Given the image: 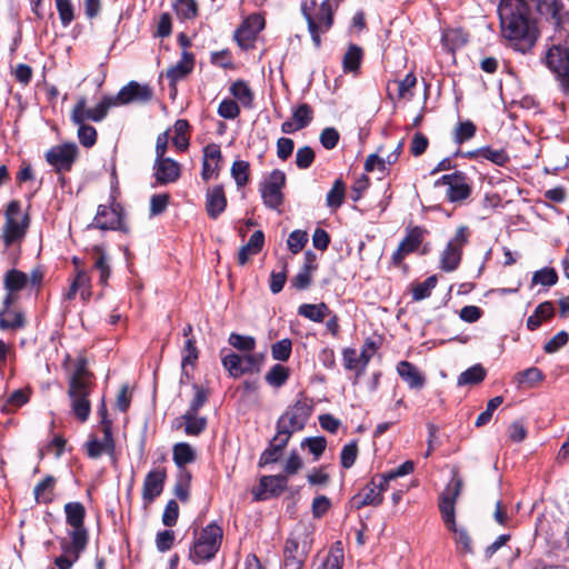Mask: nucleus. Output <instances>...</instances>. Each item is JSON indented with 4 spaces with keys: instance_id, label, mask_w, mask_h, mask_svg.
Listing matches in <instances>:
<instances>
[{
    "instance_id": "f257e3e1",
    "label": "nucleus",
    "mask_w": 569,
    "mask_h": 569,
    "mask_svg": "<svg viewBox=\"0 0 569 569\" xmlns=\"http://www.w3.org/2000/svg\"><path fill=\"white\" fill-rule=\"evenodd\" d=\"M498 14L501 33L511 47L522 53L529 51L538 37L529 3L525 0H500Z\"/></svg>"
},
{
    "instance_id": "f03ea898",
    "label": "nucleus",
    "mask_w": 569,
    "mask_h": 569,
    "mask_svg": "<svg viewBox=\"0 0 569 569\" xmlns=\"http://www.w3.org/2000/svg\"><path fill=\"white\" fill-rule=\"evenodd\" d=\"M463 482L461 478L453 476L439 497V510L446 528L455 535L458 550L472 553V539L468 530L456 523V500L461 493Z\"/></svg>"
},
{
    "instance_id": "7ed1b4c3",
    "label": "nucleus",
    "mask_w": 569,
    "mask_h": 569,
    "mask_svg": "<svg viewBox=\"0 0 569 569\" xmlns=\"http://www.w3.org/2000/svg\"><path fill=\"white\" fill-rule=\"evenodd\" d=\"M223 531L216 522L207 525L194 539L189 558L194 563L210 561L214 558L222 542Z\"/></svg>"
},
{
    "instance_id": "20e7f679",
    "label": "nucleus",
    "mask_w": 569,
    "mask_h": 569,
    "mask_svg": "<svg viewBox=\"0 0 569 569\" xmlns=\"http://www.w3.org/2000/svg\"><path fill=\"white\" fill-rule=\"evenodd\" d=\"M312 413V405L307 399H299L277 420V433L290 440L295 432L301 431Z\"/></svg>"
},
{
    "instance_id": "39448f33",
    "label": "nucleus",
    "mask_w": 569,
    "mask_h": 569,
    "mask_svg": "<svg viewBox=\"0 0 569 569\" xmlns=\"http://www.w3.org/2000/svg\"><path fill=\"white\" fill-rule=\"evenodd\" d=\"M312 6L315 8V12H310L307 2L301 4V10L305 19L307 20L311 39L316 48H320V34L327 32L331 28L333 22V12L329 1H323L318 7L316 2H312Z\"/></svg>"
},
{
    "instance_id": "423d86ee",
    "label": "nucleus",
    "mask_w": 569,
    "mask_h": 569,
    "mask_svg": "<svg viewBox=\"0 0 569 569\" xmlns=\"http://www.w3.org/2000/svg\"><path fill=\"white\" fill-rule=\"evenodd\" d=\"M311 546L312 532L306 525H297L286 539L283 560L306 563Z\"/></svg>"
},
{
    "instance_id": "0eeeda50",
    "label": "nucleus",
    "mask_w": 569,
    "mask_h": 569,
    "mask_svg": "<svg viewBox=\"0 0 569 569\" xmlns=\"http://www.w3.org/2000/svg\"><path fill=\"white\" fill-rule=\"evenodd\" d=\"M29 227V217L21 210L19 201H11L6 210V223L2 229V238L6 247L20 241Z\"/></svg>"
},
{
    "instance_id": "6e6552de",
    "label": "nucleus",
    "mask_w": 569,
    "mask_h": 569,
    "mask_svg": "<svg viewBox=\"0 0 569 569\" xmlns=\"http://www.w3.org/2000/svg\"><path fill=\"white\" fill-rule=\"evenodd\" d=\"M470 231L467 226H460L455 236L449 240L440 254L439 268L446 272L455 271L461 261L462 249L469 242Z\"/></svg>"
},
{
    "instance_id": "1a4fd4ad",
    "label": "nucleus",
    "mask_w": 569,
    "mask_h": 569,
    "mask_svg": "<svg viewBox=\"0 0 569 569\" xmlns=\"http://www.w3.org/2000/svg\"><path fill=\"white\" fill-rule=\"evenodd\" d=\"M546 66L556 76L561 89L569 92V48L552 46L543 57Z\"/></svg>"
},
{
    "instance_id": "9d476101",
    "label": "nucleus",
    "mask_w": 569,
    "mask_h": 569,
    "mask_svg": "<svg viewBox=\"0 0 569 569\" xmlns=\"http://www.w3.org/2000/svg\"><path fill=\"white\" fill-rule=\"evenodd\" d=\"M286 186V173L279 169L271 171L260 184L263 204L272 210L280 211L283 203L282 189Z\"/></svg>"
},
{
    "instance_id": "9b49d317",
    "label": "nucleus",
    "mask_w": 569,
    "mask_h": 569,
    "mask_svg": "<svg viewBox=\"0 0 569 569\" xmlns=\"http://www.w3.org/2000/svg\"><path fill=\"white\" fill-rule=\"evenodd\" d=\"M79 154L74 142H64L51 147L44 154L46 161L58 174L69 172Z\"/></svg>"
},
{
    "instance_id": "f8f14e48",
    "label": "nucleus",
    "mask_w": 569,
    "mask_h": 569,
    "mask_svg": "<svg viewBox=\"0 0 569 569\" xmlns=\"http://www.w3.org/2000/svg\"><path fill=\"white\" fill-rule=\"evenodd\" d=\"M435 184L437 187H448L446 197L450 202L462 201L471 194V186L469 184L468 177L461 171L443 174Z\"/></svg>"
},
{
    "instance_id": "ddd939ff",
    "label": "nucleus",
    "mask_w": 569,
    "mask_h": 569,
    "mask_svg": "<svg viewBox=\"0 0 569 569\" xmlns=\"http://www.w3.org/2000/svg\"><path fill=\"white\" fill-rule=\"evenodd\" d=\"M18 300V291H7L0 310V329L19 330L24 328L26 318L22 311L12 310L11 307Z\"/></svg>"
},
{
    "instance_id": "4468645a",
    "label": "nucleus",
    "mask_w": 569,
    "mask_h": 569,
    "mask_svg": "<svg viewBox=\"0 0 569 569\" xmlns=\"http://www.w3.org/2000/svg\"><path fill=\"white\" fill-rule=\"evenodd\" d=\"M93 386H69L68 396L70 398L71 411L80 422H86L91 412L89 397Z\"/></svg>"
},
{
    "instance_id": "2eb2a0df",
    "label": "nucleus",
    "mask_w": 569,
    "mask_h": 569,
    "mask_svg": "<svg viewBox=\"0 0 569 569\" xmlns=\"http://www.w3.org/2000/svg\"><path fill=\"white\" fill-rule=\"evenodd\" d=\"M153 97V90L149 84L130 81L123 86L113 97L117 106L129 103H146Z\"/></svg>"
},
{
    "instance_id": "dca6fc26",
    "label": "nucleus",
    "mask_w": 569,
    "mask_h": 569,
    "mask_svg": "<svg viewBox=\"0 0 569 569\" xmlns=\"http://www.w3.org/2000/svg\"><path fill=\"white\" fill-rule=\"evenodd\" d=\"M223 368L232 378H239L244 373L259 370V361L256 356L248 353L243 357L230 352L221 359Z\"/></svg>"
},
{
    "instance_id": "f3484780",
    "label": "nucleus",
    "mask_w": 569,
    "mask_h": 569,
    "mask_svg": "<svg viewBox=\"0 0 569 569\" xmlns=\"http://www.w3.org/2000/svg\"><path fill=\"white\" fill-rule=\"evenodd\" d=\"M427 233V229L419 226L407 229L405 238L391 257L392 263L399 266L406 256L416 251Z\"/></svg>"
},
{
    "instance_id": "a211bd4d",
    "label": "nucleus",
    "mask_w": 569,
    "mask_h": 569,
    "mask_svg": "<svg viewBox=\"0 0 569 569\" xmlns=\"http://www.w3.org/2000/svg\"><path fill=\"white\" fill-rule=\"evenodd\" d=\"M288 478L284 475L262 476L259 481V491L254 493L257 500H264L269 496L278 497L286 489Z\"/></svg>"
},
{
    "instance_id": "6ab92c4d",
    "label": "nucleus",
    "mask_w": 569,
    "mask_h": 569,
    "mask_svg": "<svg viewBox=\"0 0 569 569\" xmlns=\"http://www.w3.org/2000/svg\"><path fill=\"white\" fill-rule=\"evenodd\" d=\"M154 177L158 184H168L180 178V164L171 158L156 159Z\"/></svg>"
},
{
    "instance_id": "aec40b11",
    "label": "nucleus",
    "mask_w": 569,
    "mask_h": 569,
    "mask_svg": "<svg viewBox=\"0 0 569 569\" xmlns=\"http://www.w3.org/2000/svg\"><path fill=\"white\" fill-rule=\"evenodd\" d=\"M166 477V470L160 468L153 469L147 473L142 487V499L146 502L150 503L160 496L163 490Z\"/></svg>"
},
{
    "instance_id": "412c9836",
    "label": "nucleus",
    "mask_w": 569,
    "mask_h": 569,
    "mask_svg": "<svg viewBox=\"0 0 569 569\" xmlns=\"http://www.w3.org/2000/svg\"><path fill=\"white\" fill-rule=\"evenodd\" d=\"M92 224L101 230L122 229L121 213L117 208L100 204Z\"/></svg>"
},
{
    "instance_id": "4be33fe9",
    "label": "nucleus",
    "mask_w": 569,
    "mask_h": 569,
    "mask_svg": "<svg viewBox=\"0 0 569 569\" xmlns=\"http://www.w3.org/2000/svg\"><path fill=\"white\" fill-rule=\"evenodd\" d=\"M383 501L381 492L377 491L375 482H368L361 491L352 496L349 501L351 508L359 510L366 506H380Z\"/></svg>"
},
{
    "instance_id": "5701e85b",
    "label": "nucleus",
    "mask_w": 569,
    "mask_h": 569,
    "mask_svg": "<svg viewBox=\"0 0 569 569\" xmlns=\"http://www.w3.org/2000/svg\"><path fill=\"white\" fill-rule=\"evenodd\" d=\"M194 68V56L191 52L183 50L180 60L169 67L166 71V77L170 81V86L174 87L176 83L186 78Z\"/></svg>"
},
{
    "instance_id": "b1692460",
    "label": "nucleus",
    "mask_w": 569,
    "mask_h": 569,
    "mask_svg": "<svg viewBox=\"0 0 569 569\" xmlns=\"http://www.w3.org/2000/svg\"><path fill=\"white\" fill-rule=\"evenodd\" d=\"M227 207L223 187L218 184L208 189L206 194V210L211 219H217Z\"/></svg>"
},
{
    "instance_id": "393cba45",
    "label": "nucleus",
    "mask_w": 569,
    "mask_h": 569,
    "mask_svg": "<svg viewBox=\"0 0 569 569\" xmlns=\"http://www.w3.org/2000/svg\"><path fill=\"white\" fill-rule=\"evenodd\" d=\"M70 539L61 538L59 541L61 556L80 558L81 552L88 545V537L80 531H69Z\"/></svg>"
},
{
    "instance_id": "a878e982",
    "label": "nucleus",
    "mask_w": 569,
    "mask_h": 569,
    "mask_svg": "<svg viewBox=\"0 0 569 569\" xmlns=\"http://www.w3.org/2000/svg\"><path fill=\"white\" fill-rule=\"evenodd\" d=\"M103 438L101 440L91 438L86 442L87 455L91 459L100 458L104 452H110L114 448L112 432L108 426L102 429Z\"/></svg>"
},
{
    "instance_id": "bb28decb",
    "label": "nucleus",
    "mask_w": 569,
    "mask_h": 569,
    "mask_svg": "<svg viewBox=\"0 0 569 569\" xmlns=\"http://www.w3.org/2000/svg\"><path fill=\"white\" fill-rule=\"evenodd\" d=\"M66 521L72 528L71 531L83 532L88 537V530L84 527L86 509L81 502H68L64 505Z\"/></svg>"
},
{
    "instance_id": "cd10ccee",
    "label": "nucleus",
    "mask_w": 569,
    "mask_h": 569,
    "mask_svg": "<svg viewBox=\"0 0 569 569\" xmlns=\"http://www.w3.org/2000/svg\"><path fill=\"white\" fill-rule=\"evenodd\" d=\"M91 259L93 269L99 272V282L106 286L111 274L110 257L102 247L94 246L91 249Z\"/></svg>"
},
{
    "instance_id": "c85d7f7f",
    "label": "nucleus",
    "mask_w": 569,
    "mask_h": 569,
    "mask_svg": "<svg viewBox=\"0 0 569 569\" xmlns=\"http://www.w3.org/2000/svg\"><path fill=\"white\" fill-rule=\"evenodd\" d=\"M289 440L276 433L274 437L270 440L269 446L260 456L259 466H266L269 463L277 462L281 456L283 449L287 447Z\"/></svg>"
},
{
    "instance_id": "c756f323",
    "label": "nucleus",
    "mask_w": 569,
    "mask_h": 569,
    "mask_svg": "<svg viewBox=\"0 0 569 569\" xmlns=\"http://www.w3.org/2000/svg\"><path fill=\"white\" fill-rule=\"evenodd\" d=\"M400 378L412 389H421L425 385V377L416 366L408 361H400L397 366Z\"/></svg>"
},
{
    "instance_id": "7c9ffc66",
    "label": "nucleus",
    "mask_w": 569,
    "mask_h": 569,
    "mask_svg": "<svg viewBox=\"0 0 569 569\" xmlns=\"http://www.w3.org/2000/svg\"><path fill=\"white\" fill-rule=\"evenodd\" d=\"M555 315V307L551 301H543L537 306L533 313L527 319V328L531 331L537 330L541 323L549 320Z\"/></svg>"
},
{
    "instance_id": "2f4dec72",
    "label": "nucleus",
    "mask_w": 569,
    "mask_h": 569,
    "mask_svg": "<svg viewBox=\"0 0 569 569\" xmlns=\"http://www.w3.org/2000/svg\"><path fill=\"white\" fill-rule=\"evenodd\" d=\"M298 315L313 322H322L326 317L331 315V311L325 302L318 305L303 303L299 306Z\"/></svg>"
},
{
    "instance_id": "473e14b6",
    "label": "nucleus",
    "mask_w": 569,
    "mask_h": 569,
    "mask_svg": "<svg viewBox=\"0 0 569 569\" xmlns=\"http://www.w3.org/2000/svg\"><path fill=\"white\" fill-rule=\"evenodd\" d=\"M527 3H531L537 10L543 14L549 16L555 24L561 22V4L558 0H525Z\"/></svg>"
},
{
    "instance_id": "72a5a7b5",
    "label": "nucleus",
    "mask_w": 569,
    "mask_h": 569,
    "mask_svg": "<svg viewBox=\"0 0 569 569\" xmlns=\"http://www.w3.org/2000/svg\"><path fill=\"white\" fill-rule=\"evenodd\" d=\"M173 461L181 470L188 463H192L197 458L194 448L188 442H178L172 448Z\"/></svg>"
},
{
    "instance_id": "f704fd0d",
    "label": "nucleus",
    "mask_w": 569,
    "mask_h": 569,
    "mask_svg": "<svg viewBox=\"0 0 569 569\" xmlns=\"http://www.w3.org/2000/svg\"><path fill=\"white\" fill-rule=\"evenodd\" d=\"M29 283V276L20 270L10 269L3 277V288L6 291H21Z\"/></svg>"
},
{
    "instance_id": "c9c22d12",
    "label": "nucleus",
    "mask_w": 569,
    "mask_h": 569,
    "mask_svg": "<svg viewBox=\"0 0 569 569\" xmlns=\"http://www.w3.org/2000/svg\"><path fill=\"white\" fill-rule=\"evenodd\" d=\"M91 379L92 373L88 369L87 359H77L74 371L69 379V386H93Z\"/></svg>"
},
{
    "instance_id": "e433bc0d",
    "label": "nucleus",
    "mask_w": 569,
    "mask_h": 569,
    "mask_svg": "<svg viewBox=\"0 0 569 569\" xmlns=\"http://www.w3.org/2000/svg\"><path fill=\"white\" fill-rule=\"evenodd\" d=\"M30 399V389H18L14 390L3 402L2 411L11 413L26 405Z\"/></svg>"
},
{
    "instance_id": "4c0bfd02",
    "label": "nucleus",
    "mask_w": 569,
    "mask_h": 569,
    "mask_svg": "<svg viewBox=\"0 0 569 569\" xmlns=\"http://www.w3.org/2000/svg\"><path fill=\"white\" fill-rule=\"evenodd\" d=\"M181 419L184 421V432L188 436H199L207 427V418L199 417L196 412L186 411Z\"/></svg>"
},
{
    "instance_id": "58836bf2",
    "label": "nucleus",
    "mask_w": 569,
    "mask_h": 569,
    "mask_svg": "<svg viewBox=\"0 0 569 569\" xmlns=\"http://www.w3.org/2000/svg\"><path fill=\"white\" fill-rule=\"evenodd\" d=\"M363 57L362 49L357 44H350L342 59V67L345 72H356L360 68Z\"/></svg>"
},
{
    "instance_id": "ea45409f",
    "label": "nucleus",
    "mask_w": 569,
    "mask_h": 569,
    "mask_svg": "<svg viewBox=\"0 0 569 569\" xmlns=\"http://www.w3.org/2000/svg\"><path fill=\"white\" fill-rule=\"evenodd\" d=\"M290 377V370L282 365H274L266 373V381L269 386L280 388L288 381Z\"/></svg>"
},
{
    "instance_id": "a19ab883",
    "label": "nucleus",
    "mask_w": 569,
    "mask_h": 569,
    "mask_svg": "<svg viewBox=\"0 0 569 569\" xmlns=\"http://www.w3.org/2000/svg\"><path fill=\"white\" fill-rule=\"evenodd\" d=\"M56 479L52 476H47L34 487V498L39 503H49L52 501V492Z\"/></svg>"
},
{
    "instance_id": "79ce46f5",
    "label": "nucleus",
    "mask_w": 569,
    "mask_h": 569,
    "mask_svg": "<svg viewBox=\"0 0 569 569\" xmlns=\"http://www.w3.org/2000/svg\"><path fill=\"white\" fill-rule=\"evenodd\" d=\"M230 171L238 188H242L249 182L250 163L248 161L234 160Z\"/></svg>"
},
{
    "instance_id": "37998d69",
    "label": "nucleus",
    "mask_w": 569,
    "mask_h": 569,
    "mask_svg": "<svg viewBox=\"0 0 569 569\" xmlns=\"http://www.w3.org/2000/svg\"><path fill=\"white\" fill-rule=\"evenodd\" d=\"M485 378V368L481 365H475L460 373V376L458 377V385H476L481 382Z\"/></svg>"
},
{
    "instance_id": "c03bdc74",
    "label": "nucleus",
    "mask_w": 569,
    "mask_h": 569,
    "mask_svg": "<svg viewBox=\"0 0 569 569\" xmlns=\"http://www.w3.org/2000/svg\"><path fill=\"white\" fill-rule=\"evenodd\" d=\"M438 282L437 276L432 274L428 277L425 281L419 282L412 287V300L420 301L428 297H430L431 291L436 288Z\"/></svg>"
},
{
    "instance_id": "a18cd8bd",
    "label": "nucleus",
    "mask_w": 569,
    "mask_h": 569,
    "mask_svg": "<svg viewBox=\"0 0 569 569\" xmlns=\"http://www.w3.org/2000/svg\"><path fill=\"white\" fill-rule=\"evenodd\" d=\"M72 283L79 289L80 297L83 301H89L91 298V277L84 269H78Z\"/></svg>"
},
{
    "instance_id": "49530a36",
    "label": "nucleus",
    "mask_w": 569,
    "mask_h": 569,
    "mask_svg": "<svg viewBox=\"0 0 569 569\" xmlns=\"http://www.w3.org/2000/svg\"><path fill=\"white\" fill-rule=\"evenodd\" d=\"M232 96L244 107H251L253 93L244 81H236L230 88Z\"/></svg>"
},
{
    "instance_id": "de8ad7c7",
    "label": "nucleus",
    "mask_w": 569,
    "mask_h": 569,
    "mask_svg": "<svg viewBox=\"0 0 569 569\" xmlns=\"http://www.w3.org/2000/svg\"><path fill=\"white\" fill-rule=\"evenodd\" d=\"M173 8L181 20H190L198 14V3L196 0H176Z\"/></svg>"
},
{
    "instance_id": "09e8293b",
    "label": "nucleus",
    "mask_w": 569,
    "mask_h": 569,
    "mask_svg": "<svg viewBox=\"0 0 569 569\" xmlns=\"http://www.w3.org/2000/svg\"><path fill=\"white\" fill-rule=\"evenodd\" d=\"M558 281V273L553 268L545 267L533 272L531 286L551 287Z\"/></svg>"
},
{
    "instance_id": "8fccbe9b",
    "label": "nucleus",
    "mask_w": 569,
    "mask_h": 569,
    "mask_svg": "<svg viewBox=\"0 0 569 569\" xmlns=\"http://www.w3.org/2000/svg\"><path fill=\"white\" fill-rule=\"evenodd\" d=\"M378 348H379V343L376 340L368 338L365 341V343L361 348V352L359 355V360L361 362V367L359 368V370L357 372V377L361 376L365 372L369 361L371 360V358L373 357V355L376 353Z\"/></svg>"
},
{
    "instance_id": "3c124183",
    "label": "nucleus",
    "mask_w": 569,
    "mask_h": 569,
    "mask_svg": "<svg viewBox=\"0 0 569 569\" xmlns=\"http://www.w3.org/2000/svg\"><path fill=\"white\" fill-rule=\"evenodd\" d=\"M191 473L184 469L180 470L174 485V495L181 501H188L190 491Z\"/></svg>"
},
{
    "instance_id": "603ef678",
    "label": "nucleus",
    "mask_w": 569,
    "mask_h": 569,
    "mask_svg": "<svg viewBox=\"0 0 569 569\" xmlns=\"http://www.w3.org/2000/svg\"><path fill=\"white\" fill-rule=\"evenodd\" d=\"M345 183L341 179H337L330 189V191L327 193V206L333 209L339 208L345 199Z\"/></svg>"
},
{
    "instance_id": "864d4df0",
    "label": "nucleus",
    "mask_w": 569,
    "mask_h": 569,
    "mask_svg": "<svg viewBox=\"0 0 569 569\" xmlns=\"http://www.w3.org/2000/svg\"><path fill=\"white\" fill-rule=\"evenodd\" d=\"M228 341L233 348L242 352H251L256 348V339L251 336H242L232 332Z\"/></svg>"
},
{
    "instance_id": "5fc2aeb1",
    "label": "nucleus",
    "mask_w": 569,
    "mask_h": 569,
    "mask_svg": "<svg viewBox=\"0 0 569 569\" xmlns=\"http://www.w3.org/2000/svg\"><path fill=\"white\" fill-rule=\"evenodd\" d=\"M91 110L87 108V99L80 97L72 108L70 118L74 124H86V120H90Z\"/></svg>"
},
{
    "instance_id": "6e6d98bb",
    "label": "nucleus",
    "mask_w": 569,
    "mask_h": 569,
    "mask_svg": "<svg viewBox=\"0 0 569 569\" xmlns=\"http://www.w3.org/2000/svg\"><path fill=\"white\" fill-rule=\"evenodd\" d=\"M111 107H117L114 98L110 96L103 97L102 100L94 108L90 109V120L94 122L102 121L107 117L108 111Z\"/></svg>"
},
{
    "instance_id": "4d7b16f0",
    "label": "nucleus",
    "mask_w": 569,
    "mask_h": 569,
    "mask_svg": "<svg viewBox=\"0 0 569 569\" xmlns=\"http://www.w3.org/2000/svg\"><path fill=\"white\" fill-rule=\"evenodd\" d=\"M292 352V341L288 338L279 340L271 346V357L277 361H287Z\"/></svg>"
},
{
    "instance_id": "13d9d810",
    "label": "nucleus",
    "mask_w": 569,
    "mask_h": 569,
    "mask_svg": "<svg viewBox=\"0 0 569 569\" xmlns=\"http://www.w3.org/2000/svg\"><path fill=\"white\" fill-rule=\"evenodd\" d=\"M358 453L359 450L357 440H352L351 442L345 445L340 453V463L342 468H351L357 460Z\"/></svg>"
},
{
    "instance_id": "bf43d9fd",
    "label": "nucleus",
    "mask_w": 569,
    "mask_h": 569,
    "mask_svg": "<svg viewBox=\"0 0 569 569\" xmlns=\"http://www.w3.org/2000/svg\"><path fill=\"white\" fill-rule=\"evenodd\" d=\"M398 88V99H411L413 88L417 84L416 76L410 72L402 80L395 81Z\"/></svg>"
},
{
    "instance_id": "052dcab7",
    "label": "nucleus",
    "mask_w": 569,
    "mask_h": 569,
    "mask_svg": "<svg viewBox=\"0 0 569 569\" xmlns=\"http://www.w3.org/2000/svg\"><path fill=\"white\" fill-rule=\"evenodd\" d=\"M467 36L460 30H449L443 33L442 42L446 47H448L451 51H455L458 48H461L467 43Z\"/></svg>"
},
{
    "instance_id": "680f3d73",
    "label": "nucleus",
    "mask_w": 569,
    "mask_h": 569,
    "mask_svg": "<svg viewBox=\"0 0 569 569\" xmlns=\"http://www.w3.org/2000/svg\"><path fill=\"white\" fill-rule=\"evenodd\" d=\"M293 121L298 124V128H306L313 119V111L307 103L299 104L292 113Z\"/></svg>"
},
{
    "instance_id": "e2e57ef3",
    "label": "nucleus",
    "mask_w": 569,
    "mask_h": 569,
    "mask_svg": "<svg viewBox=\"0 0 569 569\" xmlns=\"http://www.w3.org/2000/svg\"><path fill=\"white\" fill-rule=\"evenodd\" d=\"M59 19L63 27H68L74 19V7L71 0H56Z\"/></svg>"
},
{
    "instance_id": "0e129e2a",
    "label": "nucleus",
    "mask_w": 569,
    "mask_h": 569,
    "mask_svg": "<svg viewBox=\"0 0 569 569\" xmlns=\"http://www.w3.org/2000/svg\"><path fill=\"white\" fill-rule=\"evenodd\" d=\"M482 159L489 160L497 166H505L509 161V156L505 149H492L491 147H481Z\"/></svg>"
},
{
    "instance_id": "69168bd1",
    "label": "nucleus",
    "mask_w": 569,
    "mask_h": 569,
    "mask_svg": "<svg viewBox=\"0 0 569 569\" xmlns=\"http://www.w3.org/2000/svg\"><path fill=\"white\" fill-rule=\"evenodd\" d=\"M198 356H199V352L196 347L194 338L193 337L188 338L186 340V343H184V347L182 350V360H181L182 369L184 370L187 368V366H193L198 359Z\"/></svg>"
},
{
    "instance_id": "338daca9",
    "label": "nucleus",
    "mask_w": 569,
    "mask_h": 569,
    "mask_svg": "<svg viewBox=\"0 0 569 569\" xmlns=\"http://www.w3.org/2000/svg\"><path fill=\"white\" fill-rule=\"evenodd\" d=\"M188 128H189V124H188L187 120L179 119L174 123L176 136L172 139V141L179 150H184L189 146V140L186 136Z\"/></svg>"
},
{
    "instance_id": "774afa93",
    "label": "nucleus",
    "mask_w": 569,
    "mask_h": 569,
    "mask_svg": "<svg viewBox=\"0 0 569 569\" xmlns=\"http://www.w3.org/2000/svg\"><path fill=\"white\" fill-rule=\"evenodd\" d=\"M308 242V233L302 230H293L287 240L289 250L296 254L299 253Z\"/></svg>"
}]
</instances>
